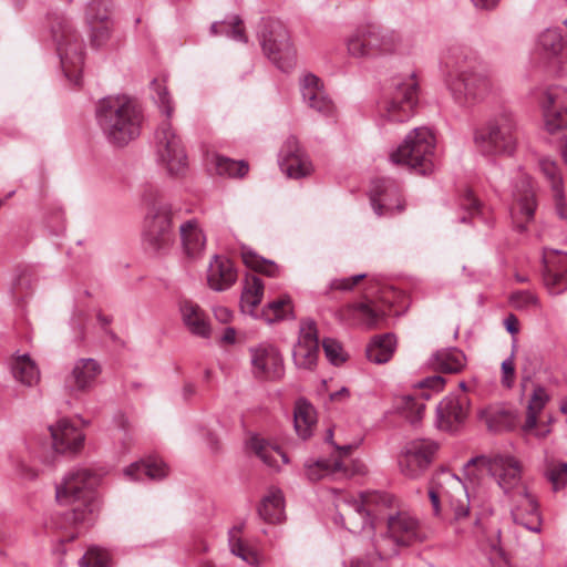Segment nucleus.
<instances>
[{
    "label": "nucleus",
    "mask_w": 567,
    "mask_h": 567,
    "mask_svg": "<svg viewBox=\"0 0 567 567\" xmlns=\"http://www.w3.org/2000/svg\"><path fill=\"white\" fill-rule=\"evenodd\" d=\"M112 0H91L85 10V19L89 25L112 20Z\"/></svg>",
    "instance_id": "nucleus-45"
},
{
    "label": "nucleus",
    "mask_w": 567,
    "mask_h": 567,
    "mask_svg": "<svg viewBox=\"0 0 567 567\" xmlns=\"http://www.w3.org/2000/svg\"><path fill=\"white\" fill-rule=\"evenodd\" d=\"M303 102L318 113L329 116L334 112V104L328 96L321 80L313 73H306L300 79Z\"/></svg>",
    "instance_id": "nucleus-26"
},
{
    "label": "nucleus",
    "mask_w": 567,
    "mask_h": 567,
    "mask_svg": "<svg viewBox=\"0 0 567 567\" xmlns=\"http://www.w3.org/2000/svg\"><path fill=\"white\" fill-rule=\"evenodd\" d=\"M14 474L21 480L31 481L38 476V470L32 466L24 457L19 454L10 456Z\"/></svg>",
    "instance_id": "nucleus-53"
},
{
    "label": "nucleus",
    "mask_w": 567,
    "mask_h": 567,
    "mask_svg": "<svg viewBox=\"0 0 567 567\" xmlns=\"http://www.w3.org/2000/svg\"><path fill=\"white\" fill-rule=\"evenodd\" d=\"M550 396L547 390L543 385H535L527 404L526 420L523 426L525 432L535 431V435L538 437H545L549 432L548 426L537 429V420L540 412L545 409L549 402Z\"/></svg>",
    "instance_id": "nucleus-30"
},
{
    "label": "nucleus",
    "mask_w": 567,
    "mask_h": 567,
    "mask_svg": "<svg viewBox=\"0 0 567 567\" xmlns=\"http://www.w3.org/2000/svg\"><path fill=\"white\" fill-rule=\"evenodd\" d=\"M554 194L556 213L560 219L567 218V205L564 199L563 189H559V194Z\"/></svg>",
    "instance_id": "nucleus-61"
},
{
    "label": "nucleus",
    "mask_w": 567,
    "mask_h": 567,
    "mask_svg": "<svg viewBox=\"0 0 567 567\" xmlns=\"http://www.w3.org/2000/svg\"><path fill=\"white\" fill-rule=\"evenodd\" d=\"M429 498L432 504L435 516L441 514V501L445 498L449 502L451 518L449 524L454 527L455 533H465L466 523H478V518L472 519L470 508L471 499L467 487L461 478L450 470L436 472L431 481Z\"/></svg>",
    "instance_id": "nucleus-6"
},
{
    "label": "nucleus",
    "mask_w": 567,
    "mask_h": 567,
    "mask_svg": "<svg viewBox=\"0 0 567 567\" xmlns=\"http://www.w3.org/2000/svg\"><path fill=\"white\" fill-rule=\"evenodd\" d=\"M358 445L359 442L357 441L344 443L342 445L334 444V447L339 452L338 457L333 460L321 458L313 463L306 464L307 477L315 482L328 476H336L337 478L349 476V471L341 460V456L350 454L353 449L358 447Z\"/></svg>",
    "instance_id": "nucleus-23"
},
{
    "label": "nucleus",
    "mask_w": 567,
    "mask_h": 567,
    "mask_svg": "<svg viewBox=\"0 0 567 567\" xmlns=\"http://www.w3.org/2000/svg\"><path fill=\"white\" fill-rule=\"evenodd\" d=\"M474 55L465 48L452 45L440 58L444 84L455 103L470 106L483 101L493 90L487 69L474 65Z\"/></svg>",
    "instance_id": "nucleus-2"
},
{
    "label": "nucleus",
    "mask_w": 567,
    "mask_h": 567,
    "mask_svg": "<svg viewBox=\"0 0 567 567\" xmlns=\"http://www.w3.org/2000/svg\"><path fill=\"white\" fill-rule=\"evenodd\" d=\"M241 258L245 265L255 271L262 272L269 277L279 276L280 269L272 260L258 256L250 248H241Z\"/></svg>",
    "instance_id": "nucleus-41"
},
{
    "label": "nucleus",
    "mask_w": 567,
    "mask_h": 567,
    "mask_svg": "<svg viewBox=\"0 0 567 567\" xmlns=\"http://www.w3.org/2000/svg\"><path fill=\"white\" fill-rule=\"evenodd\" d=\"M254 374L266 380H279L285 373L284 359L272 343L262 342L249 349Z\"/></svg>",
    "instance_id": "nucleus-19"
},
{
    "label": "nucleus",
    "mask_w": 567,
    "mask_h": 567,
    "mask_svg": "<svg viewBox=\"0 0 567 567\" xmlns=\"http://www.w3.org/2000/svg\"><path fill=\"white\" fill-rule=\"evenodd\" d=\"M547 477L553 483L554 488L558 489L567 482V463H553L547 468Z\"/></svg>",
    "instance_id": "nucleus-56"
},
{
    "label": "nucleus",
    "mask_w": 567,
    "mask_h": 567,
    "mask_svg": "<svg viewBox=\"0 0 567 567\" xmlns=\"http://www.w3.org/2000/svg\"><path fill=\"white\" fill-rule=\"evenodd\" d=\"M401 547L394 539L386 533L381 535L374 540L375 555L380 560L389 559L398 554Z\"/></svg>",
    "instance_id": "nucleus-49"
},
{
    "label": "nucleus",
    "mask_w": 567,
    "mask_h": 567,
    "mask_svg": "<svg viewBox=\"0 0 567 567\" xmlns=\"http://www.w3.org/2000/svg\"><path fill=\"white\" fill-rule=\"evenodd\" d=\"M179 237L184 254L190 260L203 256L206 236L203 233L197 219H189L179 225Z\"/></svg>",
    "instance_id": "nucleus-29"
},
{
    "label": "nucleus",
    "mask_w": 567,
    "mask_h": 567,
    "mask_svg": "<svg viewBox=\"0 0 567 567\" xmlns=\"http://www.w3.org/2000/svg\"><path fill=\"white\" fill-rule=\"evenodd\" d=\"M102 364L93 358H80L72 364L65 378V388L71 393H86L91 391L102 374Z\"/></svg>",
    "instance_id": "nucleus-21"
},
{
    "label": "nucleus",
    "mask_w": 567,
    "mask_h": 567,
    "mask_svg": "<svg viewBox=\"0 0 567 567\" xmlns=\"http://www.w3.org/2000/svg\"><path fill=\"white\" fill-rule=\"evenodd\" d=\"M216 171L219 175L244 177L248 172V164L244 161H234L227 157H217Z\"/></svg>",
    "instance_id": "nucleus-47"
},
{
    "label": "nucleus",
    "mask_w": 567,
    "mask_h": 567,
    "mask_svg": "<svg viewBox=\"0 0 567 567\" xmlns=\"http://www.w3.org/2000/svg\"><path fill=\"white\" fill-rule=\"evenodd\" d=\"M539 47L548 56L563 55L567 50L558 29H547L538 38Z\"/></svg>",
    "instance_id": "nucleus-43"
},
{
    "label": "nucleus",
    "mask_w": 567,
    "mask_h": 567,
    "mask_svg": "<svg viewBox=\"0 0 567 567\" xmlns=\"http://www.w3.org/2000/svg\"><path fill=\"white\" fill-rule=\"evenodd\" d=\"M477 464L488 472L505 495L519 497L511 512L514 523L529 532L539 533L542 520L538 506L523 484L524 467L522 462L509 453H497L489 457L477 456L471 458L465 464V470L470 471Z\"/></svg>",
    "instance_id": "nucleus-1"
},
{
    "label": "nucleus",
    "mask_w": 567,
    "mask_h": 567,
    "mask_svg": "<svg viewBox=\"0 0 567 567\" xmlns=\"http://www.w3.org/2000/svg\"><path fill=\"white\" fill-rule=\"evenodd\" d=\"M99 484V476L86 467L70 471L63 481L55 487V497L61 505L79 503L72 515L75 523H89L94 518L97 505L94 499V489Z\"/></svg>",
    "instance_id": "nucleus-7"
},
{
    "label": "nucleus",
    "mask_w": 567,
    "mask_h": 567,
    "mask_svg": "<svg viewBox=\"0 0 567 567\" xmlns=\"http://www.w3.org/2000/svg\"><path fill=\"white\" fill-rule=\"evenodd\" d=\"M504 326L511 334L515 336L518 333V320L514 315H509L505 318Z\"/></svg>",
    "instance_id": "nucleus-64"
},
{
    "label": "nucleus",
    "mask_w": 567,
    "mask_h": 567,
    "mask_svg": "<svg viewBox=\"0 0 567 567\" xmlns=\"http://www.w3.org/2000/svg\"><path fill=\"white\" fill-rule=\"evenodd\" d=\"M96 120L106 140L123 147L140 136L144 115L136 101L118 95L99 102Z\"/></svg>",
    "instance_id": "nucleus-3"
},
{
    "label": "nucleus",
    "mask_w": 567,
    "mask_h": 567,
    "mask_svg": "<svg viewBox=\"0 0 567 567\" xmlns=\"http://www.w3.org/2000/svg\"><path fill=\"white\" fill-rule=\"evenodd\" d=\"M419 83L414 74L392 80L391 90L378 103L377 123L380 127L408 122L417 104Z\"/></svg>",
    "instance_id": "nucleus-8"
},
{
    "label": "nucleus",
    "mask_w": 567,
    "mask_h": 567,
    "mask_svg": "<svg viewBox=\"0 0 567 567\" xmlns=\"http://www.w3.org/2000/svg\"><path fill=\"white\" fill-rule=\"evenodd\" d=\"M437 449V443L425 439L406 443L398 460L400 472L409 478L419 477L432 463Z\"/></svg>",
    "instance_id": "nucleus-14"
},
{
    "label": "nucleus",
    "mask_w": 567,
    "mask_h": 567,
    "mask_svg": "<svg viewBox=\"0 0 567 567\" xmlns=\"http://www.w3.org/2000/svg\"><path fill=\"white\" fill-rule=\"evenodd\" d=\"M216 320L220 323H228L233 319V312L224 306H216L213 308Z\"/></svg>",
    "instance_id": "nucleus-62"
},
{
    "label": "nucleus",
    "mask_w": 567,
    "mask_h": 567,
    "mask_svg": "<svg viewBox=\"0 0 567 567\" xmlns=\"http://www.w3.org/2000/svg\"><path fill=\"white\" fill-rule=\"evenodd\" d=\"M11 374L17 382L25 386H33L40 380V371L29 354H16L10 361Z\"/></svg>",
    "instance_id": "nucleus-34"
},
{
    "label": "nucleus",
    "mask_w": 567,
    "mask_h": 567,
    "mask_svg": "<svg viewBox=\"0 0 567 567\" xmlns=\"http://www.w3.org/2000/svg\"><path fill=\"white\" fill-rule=\"evenodd\" d=\"M466 358L464 353L456 348L437 350L430 358V365L439 371L446 373H457L465 367Z\"/></svg>",
    "instance_id": "nucleus-37"
},
{
    "label": "nucleus",
    "mask_w": 567,
    "mask_h": 567,
    "mask_svg": "<svg viewBox=\"0 0 567 567\" xmlns=\"http://www.w3.org/2000/svg\"><path fill=\"white\" fill-rule=\"evenodd\" d=\"M545 127L549 133L567 127V90L550 86L544 91L539 100Z\"/></svg>",
    "instance_id": "nucleus-18"
},
{
    "label": "nucleus",
    "mask_w": 567,
    "mask_h": 567,
    "mask_svg": "<svg viewBox=\"0 0 567 567\" xmlns=\"http://www.w3.org/2000/svg\"><path fill=\"white\" fill-rule=\"evenodd\" d=\"M468 399L464 394L445 396L436 406L435 424L446 432H456L468 415Z\"/></svg>",
    "instance_id": "nucleus-20"
},
{
    "label": "nucleus",
    "mask_w": 567,
    "mask_h": 567,
    "mask_svg": "<svg viewBox=\"0 0 567 567\" xmlns=\"http://www.w3.org/2000/svg\"><path fill=\"white\" fill-rule=\"evenodd\" d=\"M445 380L441 375H432L423 379L420 382L422 389L433 390L435 392L441 391L444 388Z\"/></svg>",
    "instance_id": "nucleus-60"
},
{
    "label": "nucleus",
    "mask_w": 567,
    "mask_h": 567,
    "mask_svg": "<svg viewBox=\"0 0 567 567\" xmlns=\"http://www.w3.org/2000/svg\"><path fill=\"white\" fill-rule=\"evenodd\" d=\"M544 284L551 295L567 290V254L545 249L543 254Z\"/></svg>",
    "instance_id": "nucleus-22"
},
{
    "label": "nucleus",
    "mask_w": 567,
    "mask_h": 567,
    "mask_svg": "<svg viewBox=\"0 0 567 567\" xmlns=\"http://www.w3.org/2000/svg\"><path fill=\"white\" fill-rule=\"evenodd\" d=\"M259 38L265 54L278 69L287 72L293 66L296 51L281 21L271 18L264 20Z\"/></svg>",
    "instance_id": "nucleus-13"
},
{
    "label": "nucleus",
    "mask_w": 567,
    "mask_h": 567,
    "mask_svg": "<svg viewBox=\"0 0 567 567\" xmlns=\"http://www.w3.org/2000/svg\"><path fill=\"white\" fill-rule=\"evenodd\" d=\"M514 205L512 208V216L515 220L517 229L522 233L525 231L526 225L517 220V215L520 214L525 217L526 223L534 217L536 202L535 194L532 187V181L526 175H520L518 182L513 189Z\"/></svg>",
    "instance_id": "nucleus-27"
},
{
    "label": "nucleus",
    "mask_w": 567,
    "mask_h": 567,
    "mask_svg": "<svg viewBox=\"0 0 567 567\" xmlns=\"http://www.w3.org/2000/svg\"><path fill=\"white\" fill-rule=\"evenodd\" d=\"M243 530V526H236L229 530V547L231 554L241 558L250 566H258L260 563L259 555L252 550L247 544L240 538L239 534Z\"/></svg>",
    "instance_id": "nucleus-40"
},
{
    "label": "nucleus",
    "mask_w": 567,
    "mask_h": 567,
    "mask_svg": "<svg viewBox=\"0 0 567 567\" xmlns=\"http://www.w3.org/2000/svg\"><path fill=\"white\" fill-rule=\"evenodd\" d=\"M264 295V284L257 276L246 279V284L241 293L243 309L249 308L252 311L261 301Z\"/></svg>",
    "instance_id": "nucleus-42"
},
{
    "label": "nucleus",
    "mask_w": 567,
    "mask_h": 567,
    "mask_svg": "<svg viewBox=\"0 0 567 567\" xmlns=\"http://www.w3.org/2000/svg\"><path fill=\"white\" fill-rule=\"evenodd\" d=\"M401 409L411 423L419 422L424 413L425 403L413 396L402 398Z\"/></svg>",
    "instance_id": "nucleus-51"
},
{
    "label": "nucleus",
    "mask_w": 567,
    "mask_h": 567,
    "mask_svg": "<svg viewBox=\"0 0 567 567\" xmlns=\"http://www.w3.org/2000/svg\"><path fill=\"white\" fill-rule=\"evenodd\" d=\"M501 0H471L478 10L492 11L497 8Z\"/></svg>",
    "instance_id": "nucleus-63"
},
{
    "label": "nucleus",
    "mask_w": 567,
    "mask_h": 567,
    "mask_svg": "<svg viewBox=\"0 0 567 567\" xmlns=\"http://www.w3.org/2000/svg\"><path fill=\"white\" fill-rule=\"evenodd\" d=\"M322 348L328 361L333 365L343 363L347 359L346 352L339 341L332 338L322 340Z\"/></svg>",
    "instance_id": "nucleus-52"
},
{
    "label": "nucleus",
    "mask_w": 567,
    "mask_h": 567,
    "mask_svg": "<svg viewBox=\"0 0 567 567\" xmlns=\"http://www.w3.org/2000/svg\"><path fill=\"white\" fill-rule=\"evenodd\" d=\"M247 447L269 467L279 470V460L281 464L288 463V456L279 447L269 444L259 435H251L247 441Z\"/></svg>",
    "instance_id": "nucleus-32"
},
{
    "label": "nucleus",
    "mask_w": 567,
    "mask_h": 567,
    "mask_svg": "<svg viewBox=\"0 0 567 567\" xmlns=\"http://www.w3.org/2000/svg\"><path fill=\"white\" fill-rule=\"evenodd\" d=\"M179 312L184 326L193 336L203 339L210 338V322L199 305L192 300H182L179 302Z\"/></svg>",
    "instance_id": "nucleus-28"
},
{
    "label": "nucleus",
    "mask_w": 567,
    "mask_h": 567,
    "mask_svg": "<svg viewBox=\"0 0 567 567\" xmlns=\"http://www.w3.org/2000/svg\"><path fill=\"white\" fill-rule=\"evenodd\" d=\"M52 446L56 453L74 454L78 453L85 440L82 430L68 419H61L55 424L49 426Z\"/></svg>",
    "instance_id": "nucleus-24"
},
{
    "label": "nucleus",
    "mask_w": 567,
    "mask_h": 567,
    "mask_svg": "<svg viewBox=\"0 0 567 567\" xmlns=\"http://www.w3.org/2000/svg\"><path fill=\"white\" fill-rule=\"evenodd\" d=\"M124 475L131 481L162 480L167 475V467L162 460L152 458L132 463Z\"/></svg>",
    "instance_id": "nucleus-35"
},
{
    "label": "nucleus",
    "mask_w": 567,
    "mask_h": 567,
    "mask_svg": "<svg viewBox=\"0 0 567 567\" xmlns=\"http://www.w3.org/2000/svg\"><path fill=\"white\" fill-rule=\"evenodd\" d=\"M435 137L427 127H416L404 138L403 143L390 154L394 164H402L420 175H427L434 169Z\"/></svg>",
    "instance_id": "nucleus-11"
},
{
    "label": "nucleus",
    "mask_w": 567,
    "mask_h": 567,
    "mask_svg": "<svg viewBox=\"0 0 567 567\" xmlns=\"http://www.w3.org/2000/svg\"><path fill=\"white\" fill-rule=\"evenodd\" d=\"M358 312L360 319L368 328H377L385 320L384 313L377 311L365 303H360L358 306Z\"/></svg>",
    "instance_id": "nucleus-55"
},
{
    "label": "nucleus",
    "mask_w": 567,
    "mask_h": 567,
    "mask_svg": "<svg viewBox=\"0 0 567 567\" xmlns=\"http://www.w3.org/2000/svg\"><path fill=\"white\" fill-rule=\"evenodd\" d=\"M402 35L377 24H361L344 40L347 52L355 59L393 54L402 48Z\"/></svg>",
    "instance_id": "nucleus-10"
},
{
    "label": "nucleus",
    "mask_w": 567,
    "mask_h": 567,
    "mask_svg": "<svg viewBox=\"0 0 567 567\" xmlns=\"http://www.w3.org/2000/svg\"><path fill=\"white\" fill-rule=\"evenodd\" d=\"M316 421L315 408L303 399L298 400L293 411V423L297 434L303 440L308 439L312 434Z\"/></svg>",
    "instance_id": "nucleus-38"
},
{
    "label": "nucleus",
    "mask_w": 567,
    "mask_h": 567,
    "mask_svg": "<svg viewBox=\"0 0 567 567\" xmlns=\"http://www.w3.org/2000/svg\"><path fill=\"white\" fill-rule=\"evenodd\" d=\"M278 164L284 174L296 179L310 175L313 169L308 154L293 135L288 136L282 143Z\"/></svg>",
    "instance_id": "nucleus-16"
},
{
    "label": "nucleus",
    "mask_w": 567,
    "mask_h": 567,
    "mask_svg": "<svg viewBox=\"0 0 567 567\" xmlns=\"http://www.w3.org/2000/svg\"><path fill=\"white\" fill-rule=\"evenodd\" d=\"M51 33L65 78L74 85H80L84 64V41L81 34L65 16L54 18Z\"/></svg>",
    "instance_id": "nucleus-9"
},
{
    "label": "nucleus",
    "mask_w": 567,
    "mask_h": 567,
    "mask_svg": "<svg viewBox=\"0 0 567 567\" xmlns=\"http://www.w3.org/2000/svg\"><path fill=\"white\" fill-rule=\"evenodd\" d=\"M142 202L145 208L142 227L143 243L154 252L166 254L176 240L173 206L153 185L144 187Z\"/></svg>",
    "instance_id": "nucleus-5"
},
{
    "label": "nucleus",
    "mask_w": 567,
    "mask_h": 567,
    "mask_svg": "<svg viewBox=\"0 0 567 567\" xmlns=\"http://www.w3.org/2000/svg\"><path fill=\"white\" fill-rule=\"evenodd\" d=\"M210 33L214 35H225L238 42L247 41L241 27V20L238 17H231L229 20L214 22L210 27Z\"/></svg>",
    "instance_id": "nucleus-44"
},
{
    "label": "nucleus",
    "mask_w": 567,
    "mask_h": 567,
    "mask_svg": "<svg viewBox=\"0 0 567 567\" xmlns=\"http://www.w3.org/2000/svg\"><path fill=\"white\" fill-rule=\"evenodd\" d=\"M516 122L508 112H502L474 133L477 150L485 155H511L516 147Z\"/></svg>",
    "instance_id": "nucleus-12"
},
{
    "label": "nucleus",
    "mask_w": 567,
    "mask_h": 567,
    "mask_svg": "<svg viewBox=\"0 0 567 567\" xmlns=\"http://www.w3.org/2000/svg\"><path fill=\"white\" fill-rule=\"evenodd\" d=\"M319 357L317 324L312 319L301 320L298 341L292 350V360L298 369L312 370Z\"/></svg>",
    "instance_id": "nucleus-17"
},
{
    "label": "nucleus",
    "mask_w": 567,
    "mask_h": 567,
    "mask_svg": "<svg viewBox=\"0 0 567 567\" xmlns=\"http://www.w3.org/2000/svg\"><path fill=\"white\" fill-rule=\"evenodd\" d=\"M390 501L391 498L389 495L372 492L362 493L358 498H346L344 504L361 517L362 528L364 529L368 525L372 527V522L370 519L372 514V506L380 503L386 505L390 503Z\"/></svg>",
    "instance_id": "nucleus-33"
},
{
    "label": "nucleus",
    "mask_w": 567,
    "mask_h": 567,
    "mask_svg": "<svg viewBox=\"0 0 567 567\" xmlns=\"http://www.w3.org/2000/svg\"><path fill=\"white\" fill-rule=\"evenodd\" d=\"M370 202L378 217L394 216L404 210L400 186L395 181L390 178H378L373 181L370 190Z\"/></svg>",
    "instance_id": "nucleus-15"
},
{
    "label": "nucleus",
    "mask_w": 567,
    "mask_h": 567,
    "mask_svg": "<svg viewBox=\"0 0 567 567\" xmlns=\"http://www.w3.org/2000/svg\"><path fill=\"white\" fill-rule=\"evenodd\" d=\"M79 564L83 567H109L110 556L109 553L102 548L91 547L79 560Z\"/></svg>",
    "instance_id": "nucleus-50"
},
{
    "label": "nucleus",
    "mask_w": 567,
    "mask_h": 567,
    "mask_svg": "<svg viewBox=\"0 0 567 567\" xmlns=\"http://www.w3.org/2000/svg\"><path fill=\"white\" fill-rule=\"evenodd\" d=\"M539 168L550 183L553 193L559 194V189H563V178L556 162L548 157H544L539 161Z\"/></svg>",
    "instance_id": "nucleus-48"
},
{
    "label": "nucleus",
    "mask_w": 567,
    "mask_h": 567,
    "mask_svg": "<svg viewBox=\"0 0 567 567\" xmlns=\"http://www.w3.org/2000/svg\"><path fill=\"white\" fill-rule=\"evenodd\" d=\"M152 99L166 118L155 131L154 145L157 163L171 175H181L187 167V156L179 135L173 128L169 118L174 104L164 81L153 80Z\"/></svg>",
    "instance_id": "nucleus-4"
},
{
    "label": "nucleus",
    "mask_w": 567,
    "mask_h": 567,
    "mask_svg": "<svg viewBox=\"0 0 567 567\" xmlns=\"http://www.w3.org/2000/svg\"><path fill=\"white\" fill-rule=\"evenodd\" d=\"M461 205L471 217L480 213V203L468 189L465 190Z\"/></svg>",
    "instance_id": "nucleus-59"
},
{
    "label": "nucleus",
    "mask_w": 567,
    "mask_h": 567,
    "mask_svg": "<svg viewBox=\"0 0 567 567\" xmlns=\"http://www.w3.org/2000/svg\"><path fill=\"white\" fill-rule=\"evenodd\" d=\"M388 534L401 547L410 546L424 539L417 518L408 512H396L388 516Z\"/></svg>",
    "instance_id": "nucleus-25"
},
{
    "label": "nucleus",
    "mask_w": 567,
    "mask_h": 567,
    "mask_svg": "<svg viewBox=\"0 0 567 567\" xmlns=\"http://www.w3.org/2000/svg\"><path fill=\"white\" fill-rule=\"evenodd\" d=\"M514 354L502 362V384L506 388H512L514 384L515 378V365H514Z\"/></svg>",
    "instance_id": "nucleus-58"
},
{
    "label": "nucleus",
    "mask_w": 567,
    "mask_h": 567,
    "mask_svg": "<svg viewBox=\"0 0 567 567\" xmlns=\"http://www.w3.org/2000/svg\"><path fill=\"white\" fill-rule=\"evenodd\" d=\"M91 30V43L95 48H100L104 45L109 39L111 38V33L113 30V21L109 20L101 23H94V25H89Z\"/></svg>",
    "instance_id": "nucleus-54"
},
{
    "label": "nucleus",
    "mask_w": 567,
    "mask_h": 567,
    "mask_svg": "<svg viewBox=\"0 0 567 567\" xmlns=\"http://www.w3.org/2000/svg\"><path fill=\"white\" fill-rule=\"evenodd\" d=\"M395 349V339L393 334L375 337L367 348V357L371 362L382 364L388 362Z\"/></svg>",
    "instance_id": "nucleus-39"
},
{
    "label": "nucleus",
    "mask_w": 567,
    "mask_h": 567,
    "mask_svg": "<svg viewBox=\"0 0 567 567\" xmlns=\"http://www.w3.org/2000/svg\"><path fill=\"white\" fill-rule=\"evenodd\" d=\"M259 516L267 523H280L285 518V499L280 489L271 487L258 507Z\"/></svg>",
    "instance_id": "nucleus-36"
},
{
    "label": "nucleus",
    "mask_w": 567,
    "mask_h": 567,
    "mask_svg": "<svg viewBox=\"0 0 567 567\" xmlns=\"http://www.w3.org/2000/svg\"><path fill=\"white\" fill-rule=\"evenodd\" d=\"M365 277V274H359L348 278L332 279L329 282L328 289L324 291V295H328L332 290L350 291L358 285L360 280H362Z\"/></svg>",
    "instance_id": "nucleus-57"
},
{
    "label": "nucleus",
    "mask_w": 567,
    "mask_h": 567,
    "mask_svg": "<svg viewBox=\"0 0 567 567\" xmlns=\"http://www.w3.org/2000/svg\"><path fill=\"white\" fill-rule=\"evenodd\" d=\"M237 278L233 262L215 255L207 269L208 286L215 291H224L230 288Z\"/></svg>",
    "instance_id": "nucleus-31"
},
{
    "label": "nucleus",
    "mask_w": 567,
    "mask_h": 567,
    "mask_svg": "<svg viewBox=\"0 0 567 567\" xmlns=\"http://www.w3.org/2000/svg\"><path fill=\"white\" fill-rule=\"evenodd\" d=\"M292 315L291 299L288 296L279 297L270 301L264 310V316L269 322L289 318Z\"/></svg>",
    "instance_id": "nucleus-46"
}]
</instances>
